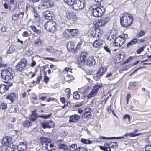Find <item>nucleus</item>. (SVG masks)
<instances>
[{"label":"nucleus","instance_id":"obj_1","mask_svg":"<svg viewBox=\"0 0 151 151\" xmlns=\"http://www.w3.org/2000/svg\"><path fill=\"white\" fill-rule=\"evenodd\" d=\"M120 22L122 26L126 28L130 26L132 23V16L127 13L122 14L120 16Z\"/></svg>","mask_w":151,"mask_h":151},{"label":"nucleus","instance_id":"obj_2","mask_svg":"<svg viewBox=\"0 0 151 151\" xmlns=\"http://www.w3.org/2000/svg\"><path fill=\"white\" fill-rule=\"evenodd\" d=\"M50 140L49 139L45 137H42L40 138V141L42 142L43 147L45 148L47 150L51 151L55 150V147L50 143Z\"/></svg>","mask_w":151,"mask_h":151},{"label":"nucleus","instance_id":"obj_3","mask_svg":"<svg viewBox=\"0 0 151 151\" xmlns=\"http://www.w3.org/2000/svg\"><path fill=\"white\" fill-rule=\"evenodd\" d=\"M1 76L3 79L6 81L11 79L13 76V72L11 68H9L7 69L2 70Z\"/></svg>","mask_w":151,"mask_h":151},{"label":"nucleus","instance_id":"obj_4","mask_svg":"<svg viewBox=\"0 0 151 151\" xmlns=\"http://www.w3.org/2000/svg\"><path fill=\"white\" fill-rule=\"evenodd\" d=\"M92 14L96 17H101L105 11V9L103 6H97L93 8Z\"/></svg>","mask_w":151,"mask_h":151},{"label":"nucleus","instance_id":"obj_5","mask_svg":"<svg viewBox=\"0 0 151 151\" xmlns=\"http://www.w3.org/2000/svg\"><path fill=\"white\" fill-rule=\"evenodd\" d=\"M56 24L55 22L51 20L46 22L44 27L47 31L53 32L56 30Z\"/></svg>","mask_w":151,"mask_h":151},{"label":"nucleus","instance_id":"obj_6","mask_svg":"<svg viewBox=\"0 0 151 151\" xmlns=\"http://www.w3.org/2000/svg\"><path fill=\"white\" fill-rule=\"evenodd\" d=\"M8 2V4L4 3V7L6 9L9 8L11 11L14 10L16 8L17 2L16 0H6Z\"/></svg>","mask_w":151,"mask_h":151},{"label":"nucleus","instance_id":"obj_7","mask_svg":"<svg viewBox=\"0 0 151 151\" xmlns=\"http://www.w3.org/2000/svg\"><path fill=\"white\" fill-rule=\"evenodd\" d=\"M87 52H83L81 53L78 59V64L82 66L86 65V62H85V60L87 58Z\"/></svg>","mask_w":151,"mask_h":151},{"label":"nucleus","instance_id":"obj_8","mask_svg":"<svg viewBox=\"0 0 151 151\" xmlns=\"http://www.w3.org/2000/svg\"><path fill=\"white\" fill-rule=\"evenodd\" d=\"M84 6V1L79 0H76V1L73 6V8L75 10H78L82 9Z\"/></svg>","mask_w":151,"mask_h":151},{"label":"nucleus","instance_id":"obj_9","mask_svg":"<svg viewBox=\"0 0 151 151\" xmlns=\"http://www.w3.org/2000/svg\"><path fill=\"white\" fill-rule=\"evenodd\" d=\"M125 40L120 36L116 38L114 41V45L115 47H119L124 43Z\"/></svg>","mask_w":151,"mask_h":151},{"label":"nucleus","instance_id":"obj_10","mask_svg":"<svg viewBox=\"0 0 151 151\" xmlns=\"http://www.w3.org/2000/svg\"><path fill=\"white\" fill-rule=\"evenodd\" d=\"M66 18L68 19L73 22H76L77 20L76 13L73 12H69L66 13Z\"/></svg>","mask_w":151,"mask_h":151},{"label":"nucleus","instance_id":"obj_11","mask_svg":"<svg viewBox=\"0 0 151 151\" xmlns=\"http://www.w3.org/2000/svg\"><path fill=\"white\" fill-rule=\"evenodd\" d=\"M11 140V138L9 137H6L4 138L1 141L2 146L0 147V151H4L5 148L4 146L7 145Z\"/></svg>","mask_w":151,"mask_h":151},{"label":"nucleus","instance_id":"obj_12","mask_svg":"<svg viewBox=\"0 0 151 151\" xmlns=\"http://www.w3.org/2000/svg\"><path fill=\"white\" fill-rule=\"evenodd\" d=\"M109 20L107 17H101L99 21L97 23V25L99 27H101L104 26L107 23Z\"/></svg>","mask_w":151,"mask_h":151},{"label":"nucleus","instance_id":"obj_13","mask_svg":"<svg viewBox=\"0 0 151 151\" xmlns=\"http://www.w3.org/2000/svg\"><path fill=\"white\" fill-rule=\"evenodd\" d=\"M102 86L101 84H97L95 85L93 89L92 92H91L88 96V98L92 97L93 96H94L96 94L99 88H101Z\"/></svg>","mask_w":151,"mask_h":151},{"label":"nucleus","instance_id":"obj_14","mask_svg":"<svg viewBox=\"0 0 151 151\" xmlns=\"http://www.w3.org/2000/svg\"><path fill=\"white\" fill-rule=\"evenodd\" d=\"M106 67H101L96 73V75L95 77V80H97L99 79L106 72Z\"/></svg>","mask_w":151,"mask_h":151},{"label":"nucleus","instance_id":"obj_15","mask_svg":"<svg viewBox=\"0 0 151 151\" xmlns=\"http://www.w3.org/2000/svg\"><path fill=\"white\" fill-rule=\"evenodd\" d=\"M41 124L44 129L46 128H51L52 127H53L55 126L54 122L51 121L42 122Z\"/></svg>","mask_w":151,"mask_h":151},{"label":"nucleus","instance_id":"obj_16","mask_svg":"<svg viewBox=\"0 0 151 151\" xmlns=\"http://www.w3.org/2000/svg\"><path fill=\"white\" fill-rule=\"evenodd\" d=\"M53 3L52 1H50V0H44V2L42 4L41 6L42 9H45L51 7L53 6Z\"/></svg>","mask_w":151,"mask_h":151},{"label":"nucleus","instance_id":"obj_17","mask_svg":"<svg viewBox=\"0 0 151 151\" xmlns=\"http://www.w3.org/2000/svg\"><path fill=\"white\" fill-rule=\"evenodd\" d=\"M18 9L19 14H22L21 17L22 18L24 14L25 3L21 1L18 4Z\"/></svg>","mask_w":151,"mask_h":151},{"label":"nucleus","instance_id":"obj_18","mask_svg":"<svg viewBox=\"0 0 151 151\" xmlns=\"http://www.w3.org/2000/svg\"><path fill=\"white\" fill-rule=\"evenodd\" d=\"M27 145V142L25 141H23L19 143L17 146V149L19 151H23L26 150Z\"/></svg>","mask_w":151,"mask_h":151},{"label":"nucleus","instance_id":"obj_19","mask_svg":"<svg viewBox=\"0 0 151 151\" xmlns=\"http://www.w3.org/2000/svg\"><path fill=\"white\" fill-rule=\"evenodd\" d=\"M44 17L47 19H52L54 18V14L53 13L50 11H47L44 13Z\"/></svg>","mask_w":151,"mask_h":151},{"label":"nucleus","instance_id":"obj_20","mask_svg":"<svg viewBox=\"0 0 151 151\" xmlns=\"http://www.w3.org/2000/svg\"><path fill=\"white\" fill-rule=\"evenodd\" d=\"M103 43V42L101 39H98L94 42L93 46L94 47L99 49L102 46Z\"/></svg>","mask_w":151,"mask_h":151},{"label":"nucleus","instance_id":"obj_21","mask_svg":"<svg viewBox=\"0 0 151 151\" xmlns=\"http://www.w3.org/2000/svg\"><path fill=\"white\" fill-rule=\"evenodd\" d=\"M94 57L91 56L89 57L86 62V65L88 66L94 65L96 63L95 59H93Z\"/></svg>","mask_w":151,"mask_h":151},{"label":"nucleus","instance_id":"obj_22","mask_svg":"<svg viewBox=\"0 0 151 151\" xmlns=\"http://www.w3.org/2000/svg\"><path fill=\"white\" fill-rule=\"evenodd\" d=\"M74 46V42L73 41H70L67 43V48L70 52H75Z\"/></svg>","mask_w":151,"mask_h":151},{"label":"nucleus","instance_id":"obj_23","mask_svg":"<svg viewBox=\"0 0 151 151\" xmlns=\"http://www.w3.org/2000/svg\"><path fill=\"white\" fill-rule=\"evenodd\" d=\"M80 118L79 116L74 114L70 116L69 122L71 123H74L77 122Z\"/></svg>","mask_w":151,"mask_h":151},{"label":"nucleus","instance_id":"obj_24","mask_svg":"<svg viewBox=\"0 0 151 151\" xmlns=\"http://www.w3.org/2000/svg\"><path fill=\"white\" fill-rule=\"evenodd\" d=\"M9 86H6L5 84L0 85V93L2 94L9 89Z\"/></svg>","mask_w":151,"mask_h":151},{"label":"nucleus","instance_id":"obj_25","mask_svg":"<svg viewBox=\"0 0 151 151\" xmlns=\"http://www.w3.org/2000/svg\"><path fill=\"white\" fill-rule=\"evenodd\" d=\"M16 98V94L14 93H10L6 97V99L10 100L11 101L12 103H13L14 102V100Z\"/></svg>","mask_w":151,"mask_h":151},{"label":"nucleus","instance_id":"obj_26","mask_svg":"<svg viewBox=\"0 0 151 151\" xmlns=\"http://www.w3.org/2000/svg\"><path fill=\"white\" fill-rule=\"evenodd\" d=\"M124 57V54L123 52H120L116 56V60L118 62L122 61Z\"/></svg>","mask_w":151,"mask_h":151},{"label":"nucleus","instance_id":"obj_27","mask_svg":"<svg viewBox=\"0 0 151 151\" xmlns=\"http://www.w3.org/2000/svg\"><path fill=\"white\" fill-rule=\"evenodd\" d=\"M138 41V39L137 38H134L129 42L127 45V48H129L131 46L136 44Z\"/></svg>","mask_w":151,"mask_h":151},{"label":"nucleus","instance_id":"obj_28","mask_svg":"<svg viewBox=\"0 0 151 151\" xmlns=\"http://www.w3.org/2000/svg\"><path fill=\"white\" fill-rule=\"evenodd\" d=\"M96 32L95 33V35L92 34V37H94L95 36L96 37V35L97 36L99 37V36H101L103 34V32L102 30H100L99 29H96L95 31Z\"/></svg>","mask_w":151,"mask_h":151},{"label":"nucleus","instance_id":"obj_29","mask_svg":"<svg viewBox=\"0 0 151 151\" xmlns=\"http://www.w3.org/2000/svg\"><path fill=\"white\" fill-rule=\"evenodd\" d=\"M37 118V113L35 111H32V114H31V117H30V120L32 121H35Z\"/></svg>","mask_w":151,"mask_h":151},{"label":"nucleus","instance_id":"obj_30","mask_svg":"<svg viewBox=\"0 0 151 151\" xmlns=\"http://www.w3.org/2000/svg\"><path fill=\"white\" fill-rule=\"evenodd\" d=\"M70 36L69 29H66L64 31L63 34V37L65 38Z\"/></svg>","mask_w":151,"mask_h":151},{"label":"nucleus","instance_id":"obj_31","mask_svg":"<svg viewBox=\"0 0 151 151\" xmlns=\"http://www.w3.org/2000/svg\"><path fill=\"white\" fill-rule=\"evenodd\" d=\"M15 147L12 143L10 144L9 146H8L6 149L5 151H14Z\"/></svg>","mask_w":151,"mask_h":151},{"label":"nucleus","instance_id":"obj_32","mask_svg":"<svg viewBox=\"0 0 151 151\" xmlns=\"http://www.w3.org/2000/svg\"><path fill=\"white\" fill-rule=\"evenodd\" d=\"M27 61L25 59H23L21 60L20 62L18 63V65L20 66H25L26 65Z\"/></svg>","mask_w":151,"mask_h":151},{"label":"nucleus","instance_id":"obj_33","mask_svg":"<svg viewBox=\"0 0 151 151\" xmlns=\"http://www.w3.org/2000/svg\"><path fill=\"white\" fill-rule=\"evenodd\" d=\"M81 142L82 143L85 144H90L92 143V141L89 139L83 138L81 139Z\"/></svg>","mask_w":151,"mask_h":151},{"label":"nucleus","instance_id":"obj_34","mask_svg":"<svg viewBox=\"0 0 151 151\" xmlns=\"http://www.w3.org/2000/svg\"><path fill=\"white\" fill-rule=\"evenodd\" d=\"M26 10L27 11L29 10L32 12H34L35 11L34 8L31 5L29 4H28L27 5Z\"/></svg>","mask_w":151,"mask_h":151},{"label":"nucleus","instance_id":"obj_35","mask_svg":"<svg viewBox=\"0 0 151 151\" xmlns=\"http://www.w3.org/2000/svg\"><path fill=\"white\" fill-rule=\"evenodd\" d=\"M69 6H73L76 0H63Z\"/></svg>","mask_w":151,"mask_h":151},{"label":"nucleus","instance_id":"obj_36","mask_svg":"<svg viewBox=\"0 0 151 151\" xmlns=\"http://www.w3.org/2000/svg\"><path fill=\"white\" fill-rule=\"evenodd\" d=\"M32 148L34 150H36V151H39L40 150H41L39 145L37 144H34L32 145Z\"/></svg>","mask_w":151,"mask_h":151},{"label":"nucleus","instance_id":"obj_37","mask_svg":"<svg viewBox=\"0 0 151 151\" xmlns=\"http://www.w3.org/2000/svg\"><path fill=\"white\" fill-rule=\"evenodd\" d=\"M58 148L59 149H62L64 150L67 151L68 150V148L66 145L64 144H61L58 146Z\"/></svg>","mask_w":151,"mask_h":151},{"label":"nucleus","instance_id":"obj_38","mask_svg":"<svg viewBox=\"0 0 151 151\" xmlns=\"http://www.w3.org/2000/svg\"><path fill=\"white\" fill-rule=\"evenodd\" d=\"M108 144L111 148H115L118 145L117 143L114 142H110Z\"/></svg>","mask_w":151,"mask_h":151},{"label":"nucleus","instance_id":"obj_39","mask_svg":"<svg viewBox=\"0 0 151 151\" xmlns=\"http://www.w3.org/2000/svg\"><path fill=\"white\" fill-rule=\"evenodd\" d=\"M19 16H20L21 17H21L22 14H19V12L18 14H13L12 17V20L15 21H17L18 19Z\"/></svg>","mask_w":151,"mask_h":151},{"label":"nucleus","instance_id":"obj_40","mask_svg":"<svg viewBox=\"0 0 151 151\" xmlns=\"http://www.w3.org/2000/svg\"><path fill=\"white\" fill-rule=\"evenodd\" d=\"M69 30L70 34V36H74L78 32L77 30L76 29H69Z\"/></svg>","mask_w":151,"mask_h":151},{"label":"nucleus","instance_id":"obj_41","mask_svg":"<svg viewBox=\"0 0 151 151\" xmlns=\"http://www.w3.org/2000/svg\"><path fill=\"white\" fill-rule=\"evenodd\" d=\"M91 112L84 113L83 115V117H84V118H86L87 119H90L91 116Z\"/></svg>","mask_w":151,"mask_h":151},{"label":"nucleus","instance_id":"obj_42","mask_svg":"<svg viewBox=\"0 0 151 151\" xmlns=\"http://www.w3.org/2000/svg\"><path fill=\"white\" fill-rule=\"evenodd\" d=\"M35 43L37 46H40L41 45V41L40 38H37L35 41Z\"/></svg>","mask_w":151,"mask_h":151},{"label":"nucleus","instance_id":"obj_43","mask_svg":"<svg viewBox=\"0 0 151 151\" xmlns=\"http://www.w3.org/2000/svg\"><path fill=\"white\" fill-rule=\"evenodd\" d=\"M30 122L27 120L24 121L23 123L24 127H28L30 125Z\"/></svg>","mask_w":151,"mask_h":151},{"label":"nucleus","instance_id":"obj_44","mask_svg":"<svg viewBox=\"0 0 151 151\" xmlns=\"http://www.w3.org/2000/svg\"><path fill=\"white\" fill-rule=\"evenodd\" d=\"M73 97L74 99H77L80 97V95L78 92H75L73 94Z\"/></svg>","mask_w":151,"mask_h":151},{"label":"nucleus","instance_id":"obj_45","mask_svg":"<svg viewBox=\"0 0 151 151\" xmlns=\"http://www.w3.org/2000/svg\"><path fill=\"white\" fill-rule=\"evenodd\" d=\"M77 148V145L75 144H73L70 145L69 147V150L70 151H74Z\"/></svg>","mask_w":151,"mask_h":151},{"label":"nucleus","instance_id":"obj_46","mask_svg":"<svg viewBox=\"0 0 151 151\" xmlns=\"http://www.w3.org/2000/svg\"><path fill=\"white\" fill-rule=\"evenodd\" d=\"M116 37L115 35L114 34H110L109 36L108 37V39L110 41H112L114 40V38Z\"/></svg>","mask_w":151,"mask_h":151},{"label":"nucleus","instance_id":"obj_47","mask_svg":"<svg viewBox=\"0 0 151 151\" xmlns=\"http://www.w3.org/2000/svg\"><path fill=\"white\" fill-rule=\"evenodd\" d=\"M65 92L67 94V98H69L70 96V88H67L65 90Z\"/></svg>","mask_w":151,"mask_h":151},{"label":"nucleus","instance_id":"obj_48","mask_svg":"<svg viewBox=\"0 0 151 151\" xmlns=\"http://www.w3.org/2000/svg\"><path fill=\"white\" fill-rule=\"evenodd\" d=\"M110 147L109 146L108 143H105V151H111Z\"/></svg>","mask_w":151,"mask_h":151},{"label":"nucleus","instance_id":"obj_49","mask_svg":"<svg viewBox=\"0 0 151 151\" xmlns=\"http://www.w3.org/2000/svg\"><path fill=\"white\" fill-rule=\"evenodd\" d=\"M65 71L67 73H71V69L69 67H66L64 69Z\"/></svg>","mask_w":151,"mask_h":151},{"label":"nucleus","instance_id":"obj_50","mask_svg":"<svg viewBox=\"0 0 151 151\" xmlns=\"http://www.w3.org/2000/svg\"><path fill=\"white\" fill-rule=\"evenodd\" d=\"M51 114H47L46 115H45V116L40 115V116L39 117H40L42 118H43V119H47V118L50 117L51 116Z\"/></svg>","mask_w":151,"mask_h":151},{"label":"nucleus","instance_id":"obj_51","mask_svg":"<svg viewBox=\"0 0 151 151\" xmlns=\"http://www.w3.org/2000/svg\"><path fill=\"white\" fill-rule=\"evenodd\" d=\"M76 150L78 151H87L86 149L83 147H78V148H76Z\"/></svg>","mask_w":151,"mask_h":151},{"label":"nucleus","instance_id":"obj_52","mask_svg":"<svg viewBox=\"0 0 151 151\" xmlns=\"http://www.w3.org/2000/svg\"><path fill=\"white\" fill-rule=\"evenodd\" d=\"M123 119L125 121L129 122L130 121V117L129 115H126L124 116Z\"/></svg>","mask_w":151,"mask_h":151},{"label":"nucleus","instance_id":"obj_53","mask_svg":"<svg viewBox=\"0 0 151 151\" xmlns=\"http://www.w3.org/2000/svg\"><path fill=\"white\" fill-rule=\"evenodd\" d=\"M16 67V70L18 72H21L24 69V68L22 67Z\"/></svg>","mask_w":151,"mask_h":151},{"label":"nucleus","instance_id":"obj_54","mask_svg":"<svg viewBox=\"0 0 151 151\" xmlns=\"http://www.w3.org/2000/svg\"><path fill=\"white\" fill-rule=\"evenodd\" d=\"M115 138V137H100V139H112L114 138Z\"/></svg>","mask_w":151,"mask_h":151},{"label":"nucleus","instance_id":"obj_55","mask_svg":"<svg viewBox=\"0 0 151 151\" xmlns=\"http://www.w3.org/2000/svg\"><path fill=\"white\" fill-rule=\"evenodd\" d=\"M132 56H130L125 61L123 62V64H125L130 62L132 60Z\"/></svg>","mask_w":151,"mask_h":151},{"label":"nucleus","instance_id":"obj_56","mask_svg":"<svg viewBox=\"0 0 151 151\" xmlns=\"http://www.w3.org/2000/svg\"><path fill=\"white\" fill-rule=\"evenodd\" d=\"M42 78V76L41 75H40L38 77H37V78L36 80V83H38L40 81V80Z\"/></svg>","mask_w":151,"mask_h":151},{"label":"nucleus","instance_id":"obj_57","mask_svg":"<svg viewBox=\"0 0 151 151\" xmlns=\"http://www.w3.org/2000/svg\"><path fill=\"white\" fill-rule=\"evenodd\" d=\"M145 150V151H151V145L146 146Z\"/></svg>","mask_w":151,"mask_h":151},{"label":"nucleus","instance_id":"obj_58","mask_svg":"<svg viewBox=\"0 0 151 151\" xmlns=\"http://www.w3.org/2000/svg\"><path fill=\"white\" fill-rule=\"evenodd\" d=\"M34 17H35V19L37 21H38L39 19V16L38 13H37L35 14L34 15Z\"/></svg>","mask_w":151,"mask_h":151},{"label":"nucleus","instance_id":"obj_59","mask_svg":"<svg viewBox=\"0 0 151 151\" xmlns=\"http://www.w3.org/2000/svg\"><path fill=\"white\" fill-rule=\"evenodd\" d=\"M49 78L48 77L46 76H44V81L45 83H47L49 81Z\"/></svg>","mask_w":151,"mask_h":151},{"label":"nucleus","instance_id":"obj_60","mask_svg":"<svg viewBox=\"0 0 151 151\" xmlns=\"http://www.w3.org/2000/svg\"><path fill=\"white\" fill-rule=\"evenodd\" d=\"M91 108H87L85 109L84 113H87L89 112H91L90 111Z\"/></svg>","mask_w":151,"mask_h":151},{"label":"nucleus","instance_id":"obj_61","mask_svg":"<svg viewBox=\"0 0 151 151\" xmlns=\"http://www.w3.org/2000/svg\"><path fill=\"white\" fill-rule=\"evenodd\" d=\"M1 106L3 109H5L7 107L6 104L4 103H1Z\"/></svg>","mask_w":151,"mask_h":151},{"label":"nucleus","instance_id":"obj_62","mask_svg":"<svg viewBox=\"0 0 151 151\" xmlns=\"http://www.w3.org/2000/svg\"><path fill=\"white\" fill-rule=\"evenodd\" d=\"M22 36L24 37H28L29 36V34L27 31H24L22 34Z\"/></svg>","mask_w":151,"mask_h":151},{"label":"nucleus","instance_id":"obj_63","mask_svg":"<svg viewBox=\"0 0 151 151\" xmlns=\"http://www.w3.org/2000/svg\"><path fill=\"white\" fill-rule=\"evenodd\" d=\"M144 50L143 47L137 50L136 51L137 53L138 54L140 53L142 51H143Z\"/></svg>","mask_w":151,"mask_h":151},{"label":"nucleus","instance_id":"obj_64","mask_svg":"<svg viewBox=\"0 0 151 151\" xmlns=\"http://www.w3.org/2000/svg\"><path fill=\"white\" fill-rule=\"evenodd\" d=\"M46 50L49 53H51V51L52 50L51 47H49L46 48Z\"/></svg>","mask_w":151,"mask_h":151}]
</instances>
